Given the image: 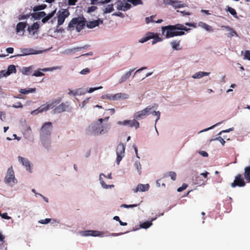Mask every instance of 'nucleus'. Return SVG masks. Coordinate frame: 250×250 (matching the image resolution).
<instances>
[{
    "instance_id": "13",
    "label": "nucleus",
    "mask_w": 250,
    "mask_h": 250,
    "mask_svg": "<svg viewBox=\"0 0 250 250\" xmlns=\"http://www.w3.org/2000/svg\"><path fill=\"white\" fill-rule=\"evenodd\" d=\"M106 99L116 101L120 99H126L128 97V95L125 93H118L114 95L108 94L105 95Z\"/></svg>"
},
{
    "instance_id": "27",
    "label": "nucleus",
    "mask_w": 250,
    "mask_h": 250,
    "mask_svg": "<svg viewBox=\"0 0 250 250\" xmlns=\"http://www.w3.org/2000/svg\"><path fill=\"white\" fill-rule=\"evenodd\" d=\"M244 177L249 183H250V166L246 167L244 169Z\"/></svg>"
},
{
    "instance_id": "12",
    "label": "nucleus",
    "mask_w": 250,
    "mask_h": 250,
    "mask_svg": "<svg viewBox=\"0 0 250 250\" xmlns=\"http://www.w3.org/2000/svg\"><path fill=\"white\" fill-rule=\"evenodd\" d=\"M125 151V146L123 143H120V144L117 146L116 149V153L117 155L116 162L118 165L119 164L120 161L124 157Z\"/></svg>"
},
{
    "instance_id": "14",
    "label": "nucleus",
    "mask_w": 250,
    "mask_h": 250,
    "mask_svg": "<svg viewBox=\"0 0 250 250\" xmlns=\"http://www.w3.org/2000/svg\"><path fill=\"white\" fill-rule=\"evenodd\" d=\"M55 67H49V68H39L38 70L34 71V73L32 75V76L35 77H41L44 75V74L42 72H46L49 71H52L55 69Z\"/></svg>"
},
{
    "instance_id": "59",
    "label": "nucleus",
    "mask_w": 250,
    "mask_h": 250,
    "mask_svg": "<svg viewBox=\"0 0 250 250\" xmlns=\"http://www.w3.org/2000/svg\"><path fill=\"white\" fill-rule=\"evenodd\" d=\"M102 88V86H99V87H94V88H90L89 90L88 91V92L92 93L96 90L100 89Z\"/></svg>"
},
{
    "instance_id": "9",
    "label": "nucleus",
    "mask_w": 250,
    "mask_h": 250,
    "mask_svg": "<svg viewBox=\"0 0 250 250\" xmlns=\"http://www.w3.org/2000/svg\"><path fill=\"white\" fill-rule=\"evenodd\" d=\"M153 39V41H152V44H154L157 42H161L162 41V39L159 37L157 34H154L153 33H148L146 36L143 38H142L140 41V42L143 43L149 40Z\"/></svg>"
},
{
    "instance_id": "51",
    "label": "nucleus",
    "mask_w": 250,
    "mask_h": 250,
    "mask_svg": "<svg viewBox=\"0 0 250 250\" xmlns=\"http://www.w3.org/2000/svg\"><path fill=\"white\" fill-rule=\"evenodd\" d=\"M12 106L14 108H22L23 107L22 104L20 102H18L16 104H13Z\"/></svg>"
},
{
    "instance_id": "60",
    "label": "nucleus",
    "mask_w": 250,
    "mask_h": 250,
    "mask_svg": "<svg viewBox=\"0 0 250 250\" xmlns=\"http://www.w3.org/2000/svg\"><path fill=\"white\" fill-rule=\"evenodd\" d=\"M5 112H2V111H0V119L2 121H4V119L5 118Z\"/></svg>"
},
{
    "instance_id": "18",
    "label": "nucleus",
    "mask_w": 250,
    "mask_h": 250,
    "mask_svg": "<svg viewBox=\"0 0 250 250\" xmlns=\"http://www.w3.org/2000/svg\"><path fill=\"white\" fill-rule=\"evenodd\" d=\"M149 188V186L148 184L143 185L140 184L137 186V188L135 189H133V190L134 192H137L138 191L143 192L146 191L148 190Z\"/></svg>"
},
{
    "instance_id": "26",
    "label": "nucleus",
    "mask_w": 250,
    "mask_h": 250,
    "mask_svg": "<svg viewBox=\"0 0 250 250\" xmlns=\"http://www.w3.org/2000/svg\"><path fill=\"white\" fill-rule=\"evenodd\" d=\"M16 72V68L14 65H10L7 68V70H5L6 76L10 75L13 73Z\"/></svg>"
},
{
    "instance_id": "36",
    "label": "nucleus",
    "mask_w": 250,
    "mask_h": 250,
    "mask_svg": "<svg viewBox=\"0 0 250 250\" xmlns=\"http://www.w3.org/2000/svg\"><path fill=\"white\" fill-rule=\"evenodd\" d=\"M114 10L113 4H108L105 7L103 10V12L104 14L110 13Z\"/></svg>"
},
{
    "instance_id": "11",
    "label": "nucleus",
    "mask_w": 250,
    "mask_h": 250,
    "mask_svg": "<svg viewBox=\"0 0 250 250\" xmlns=\"http://www.w3.org/2000/svg\"><path fill=\"white\" fill-rule=\"evenodd\" d=\"M118 125L128 126L130 127H134L136 129L139 127V123L135 120V119L132 120H124L123 121H118L117 123Z\"/></svg>"
},
{
    "instance_id": "41",
    "label": "nucleus",
    "mask_w": 250,
    "mask_h": 250,
    "mask_svg": "<svg viewBox=\"0 0 250 250\" xmlns=\"http://www.w3.org/2000/svg\"><path fill=\"white\" fill-rule=\"evenodd\" d=\"M127 1L131 3L134 6L142 5L143 4V2L142 0H127Z\"/></svg>"
},
{
    "instance_id": "3",
    "label": "nucleus",
    "mask_w": 250,
    "mask_h": 250,
    "mask_svg": "<svg viewBox=\"0 0 250 250\" xmlns=\"http://www.w3.org/2000/svg\"><path fill=\"white\" fill-rule=\"evenodd\" d=\"M86 23V21L83 17L73 18L68 23L67 30H73L75 27L77 31L79 32L84 28Z\"/></svg>"
},
{
    "instance_id": "64",
    "label": "nucleus",
    "mask_w": 250,
    "mask_h": 250,
    "mask_svg": "<svg viewBox=\"0 0 250 250\" xmlns=\"http://www.w3.org/2000/svg\"><path fill=\"white\" fill-rule=\"evenodd\" d=\"M200 154L203 156V157H208V154L207 152L206 151H200Z\"/></svg>"
},
{
    "instance_id": "25",
    "label": "nucleus",
    "mask_w": 250,
    "mask_h": 250,
    "mask_svg": "<svg viewBox=\"0 0 250 250\" xmlns=\"http://www.w3.org/2000/svg\"><path fill=\"white\" fill-rule=\"evenodd\" d=\"M36 88H29L27 89H20L19 90V92L22 94H28L30 93H34L36 92Z\"/></svg>"
},
{
    "instance_id": "39",
    "label": "nucleus",
    "mask_w": 250,
    "mask_h": 250,
    "mask_svg": "<svg viewBox=\"0 0 250 250\" xmlns=\"http://www.w3.org/2000/svg\"><path fill=\"white\" fill-rule=\"evenodd\" d=\"M227 10V11L229 12V13L231 15H232L234 18H238L236 11L234 9L230 7H228Z\"/></svg>"
},
{
    "instance_id": "52",
    "label": "nucleus",
    "mask_w": 250,
    "mask_h": 250,
    "mask_svg": "<svg viewBox=\"0 0 250 250\" xmlns=\"http://www.w3.org/2000/svg\"><path fill=\"white\" fill-rule=\"evenodd\" d=\"M244 59L250 61V50L245 51Z\"/></svg>"
},
{
    "instance_id": "57",
    "label": "nucleus",
    "mask_w": 250,
    "mask_h": 250,
    "mask_svg": "<svg viewBox=\"0 0 250 250\" xmlns=\"http://www.w3.org/2000/svg\"><path fill=\"white\" fill-rule=\"evenodd\" d=\"M97 9V7L95 6H92L88 7L87 12L90 13L95 11Z\"/></svg>"
},
{
    "instance_id": "7",
    "label": "nucleus",
    "mask_w": 250,
    "mask_h": 250,
    "mask_svg": "<svg viewBox=\"0 0 250 250\" xmlns=\"http://www.w3.org/2000/svg\"><path fill=\"white\" fill-rule=\"evenodd\" d=\"M153 108V106L150 107L148 106L144 109L136 112L134 115V118L135 119V120H138L144 119L145 117L149 114Z\"/></svg>"
},
{
    "instance_id": "37",
    "label": "nucleus",
    "mask_w": 250,
    "mask_h": 250,
    "mask_svg": "<svg viewBox=\"0 0 250 250\" xmlns=\"http://www.w3.org/2000/svg\"><path fill=\"white\" fill-rule=\"evenodd\" d=\"M101 175L102 174H101L100 175V178H99V180H100V183L102 186V187L104 188H113L114 187V185H106L105 182H104V180L103 179V178L101 177Z\"/></svg>"
},
{
    "instance_id": "22",
    "label": "nucleus",
    "mask_w": 250,
    "mask_h": 250,
    "mask_svg": "<svg viewBox=\"0 0 250 250\" xmlns=\"http://www.w3.org/2000/svg\"><path fill=\"white\" fill-rule=\"evenodd\" d=\"M84 94V92L81 88L77 89L75 90H71L69 89V92H68L69 95H73L74 96H76V95H82Z\"/></svg>"
},
{
    "instance_id": "49",
    "label": "nucleus",
    "mask_w": 250,
    "mask_h": 250,
    "mask_svg": "<svg viewBox=\"0 0 250 250\" xmlns=\"http://www.w3.org/2000/svg\"><path fill=\"white\" fill-rule=\"evenodd\" d=\"M51 221V219L49 218H46L45 219H42L39 221V223L42 224H47L49 223Z\"/></svg>"
},
{
    "instance_id": "19",
    "label": "nucleus",
    "mask_w": 250,
    "mask_h": 250,
    "mask_svg": "<svg viewBox=\"0 0 250 250\" xmlns=\"http://www.w3.org/2000/svg\"><path fill=\"white\" fill-rule=\"evenodd\" d=\"M19 160L20 161L23 166H24L27 170L30 171V164L29 160L26 158L22 157H19Z\"/></svg>"
},
{
    "instance_id": "50",
    "label": "nucleus",
    "mask_w": 250,
    "mask_h": 250,
    "mask_svg": "<svg viewBox=\"0 0 250 250\" xmlns=\"http://www.w3.org/2000/svg\"><path fill=\"white\" fill-rule=\"evenodd\" d=\"M154 17V16H151L150 17L146 18L145 20L146 23L148 24L150 22H154V21L153 20Z\"/></svg>"
},
{
    "instance_id": "61",
    "label": "nucleus",
    "mask_w": 250,
    "mask_h": 250,
    "mask_svg": "<svg viewBox=\"0 0 250 250\" xmlns=\"http://www.w3.org/2000/svg\"><path fill=\"white\" fill-rule=\"evenodd\" d=\"M77 0H68V3L69 5H75Z\"/></svg>"
},
{
    "instance_id": "38",
    "label": "nucleus",
    "mask_w": 250,
    "mask_h": 250,
    "mask_svg": "<svg viewBox=\"0 0 250 250\" xmlns=\"http://www.w3.org/2000/svg\"><path fill=\"white\" fill-rule=\"evenodd\" d=\"M100 134H104L107 132L108 130L109 129V125L108 124H106L104 125H102L101 127Z\"/></svg>"
},
{
    "instance_id": "42",
    "label": "nucleus",
    "mask_w": 250,
    "mask_h": 250,
    "mask_svg": "<svg viewBox=\"0 0 250 250\" xmlns=\"http://www.w3.org/2000/svg\"><path fill=\"white\" fill-rule=\"evenodd\" d=\"M86 47H87L86 45H85V46H83V47H74L73 48H71V49H68V51L69 53H74L76 51H78L81 50V49L86 48Z\"/></svg>"
},
{
    "instance_id": "47",
    "label": "nucleus",
    "mask_w": 250,
    "mask_h": 250,
    "mask_svg": "<svg viewBox=\"0 0 250 250\" xmlns=\"http://www.w3.org/2000/svg\"><path fill=\"white\" fill-rule=\"evenodd\" d=\"M168 175L169 177H170L171 179L175 181L176 178V173L174 171H169L168 173Z\"/></svg>"
},
{
    "instance_id": "1",
    "label": "nucleus",
    "mask_w": 250,
    "mask_h": 250,
    "mask_svg": "<svg viewBox=\"0 0 250 250\" xmlns=\"http://www.w3.org/2000/svg\"><path fill=\"white\" fill-rule=\"evenodd\" d=\"M190 29L186 28L181 24L162 26V34L165 35L166 38L184 35L185 34L184 31H188Z\"/></svg>"
},
{
    "instance_id": "46",
    "label": "nucleus",
    "mask_w": 250,
    "mask_h": 250,
    "mask_svg": "<svg viewBox=\"0 0 250 250\" xmlns=\"http://www.w3.org/2000/svg\"><path fill=\"white\" fill-rule=\"evenodd\" d=\"M123 6V10L125 11L131 8V5L128 3H122Z\"/></svg>"
},
{
    "instance_id": "6",
    "label": "nucleus",
    "mask_w": 250,
    "mask_h": 250,
    "mask_svg": "<svg viewBox=\"0 0 250 250\" xmlns=\"http://www.w3.org/2000/svg\"><path fill=\"white\" fill-rule=\"evenodd\" d=\"M5 182L6 183L13 185L17 183V180L15 177L14 172L12 167L9 168L7 170L6 175L5 177Z\"/></svg>"
},
{
    "instance_id": "54",
    "label": "nucleus",
    "mask_w": 250,
    "mask_h": 250,
    "mask_svg": "<svg viewBox=\"0 0 250 250\" xmlns=\"http://www.w3.org/2000/svg\"><path fill=\"white\" fill-rule=\"evenodd\" d=\"M188 187V185L186 184H183V185L182 186V187L179 188L178 189H177V191L178 192H181L183 190H185V189H186V188H187Z\"/></svg>"
},
{
    "instance_id": "5",
    "label": "nucleus",
    "mask_w": 250,
    "mask_h": 250,
    "mask_svg": "<svg viewBox=\"0 0 250 250\" xmlns=\"http://www.w3.org/2000/svg\"><path fill=\"white\" fill-rule=\"evenodd\" d=\"M69 15L70 13L69 11L66 9L59 11L57 14L58 19L57 26H59L62 25L65 19L67 18L69 16Z\"/></svg>"
},
{
    "instance_id": "43",
    "label": "nucleus",
    "mask_w": 250,
    "mask_h": 250,
    "mask_svg": "<svg viewBox=\"0 0 250 250\" xmlns=\"http://www.w3.org/2000/svg\"><path fill=\"white\" fill-rule=\"evenodd\" d=\"M46 7V5L45 4H42L36 6H35L33 8L34 11H38L39 10H42L44 9Z\"/></svg>"
},
{
    "instance_id": "24",
    "label": "nucleus",
    "mask_w": 250,
    "mask_h": 250,
    "mask_svg": "<svg viewBox=\"0 0 250 250\" xmlns=\"http://www.w3.org/2000/svg\"><path fill=\"white\" fill-rule=\"evenodd\" d=\"M56 12V9H55L52 12L48 14L47 16L43 17L42 20V22L43 23L46 22L48 21H49L51 18H52L54 16Z\"/></svg>"
},
{
    "instance_id": "4",
    "label": "nucleus",
    "mask_w": 250,
    "mask_h": 250,
    "mask_svg": "<svg viewBox=\"0 0 250 250\" xmlns=\"http://www.w3.org/2000/svg\"><path fill=\"white\" fill-rule=\"evenodd\" d=\"M58 103L59 102H57L56 101L51 102H47L46 104H42L37 109L32 111L31 114L32 115H37L39 113L46 112L50 109L54 108Z\"/></svg>"
},
{
    "instance_id": "48",
    "label": "nucleus",
    "mask_w": 250,
    "mask_h": 250,
    "mask_svg": "<svg viewBox=\"0 0 250 250\" xmlns=\"http://www.w3.org/2000/svg\"><path fill=\"white\" fill-rule=\"evenodd\" d=\"M152 114L153 115L157 116V119L155 121V124L157 123V122L160 119V112L159 111H154L153 112H152Z\"/></svg>"
},
{
    "instance_id": "40",
    "label": "nucleus",
    "mask_w": 250,
    "mask_h": 250,
    "mask_svg": "<svg viewBox=\"0 0 250 250\" xmlns=\"http://www.w3.org/2000/svg\"><path fill=\"white\" fill-rule=\"evenodd\" d=\"M152 225L151 221H146L140 225V227L143 229H147Z\"/></svg>"
},
{
    "instance_id": "2",
    "label": "nucleus",
    "mask_w": 250,
    "mask_h": 250,
    "mask_svg": "<svg viewBox=\"0 0 250 250\" xmlns=\"http://www.w3.org/2000/svg\"><path fill=\"white\" fill-rule=\"evenodd\" d=\"M53 129L52 124L50 122L45 123L40 130V139L44 145L48 141H50V137Z\"/></svg>"
},
{
    "instance_id": "45",
    "label": "nucleus",
    "mask_w": 250,
    "mask_h": 250,
    "mask_svg": "<svg viewBox=\"0 0 250 250\" xmlns=\"http://www.w3.org/2000/svg\"><path fill=\"white\" fill-rule=\"evenodd\" d=\"M113 219L117 221H118L120 223V224L121 225V226H126L127 225V223L126 222H122L119 216H115L113 217Z\"/></svg>"
},
{
    "instance_id": "32",
    "label": "nucleus",
    "mask_w": 250,
    "mask_h": 250,
    "mask_svg": "<svg viewBox=\"0 0 250 250\" xmlns=\"http://www.w3.org/2000/svg\"><path fill=\"white\" fill-rule=\"evenodd\" d=\"M180 41L174 40L170 42V44L172 48L176 50H179L181 48L179 47L180 46Z\"/></svg>"
},
{
    "instance_id": "63",
    "label": "nucleus",
    "mask_w": 250,
    "mask_h": 250,
    "mask_svg": "<svg viewBox=\"0 0 250 250\" xmlns=\"http://www.w3.org/2000/svg\"><path fill=\"white\" fill-rule=\"evenodd\" d=\"M6 50L8 53L12 54L14 52V48L12 47H8Z\"/></svg>"
},
{
    "instance_id": "15",
    "label": "nucleus",
    "mask_w": 250,
    "mask_h": 250,
    "mask_svg": "<svg viewBox=\"0 0 250 250\" xmlns=\"http://www.w3.org/2000/svg\"><path fill=\"white\" fill-rule=\"evenodd\" d=\"M69 107V105L65 103H62L61 104L55 107L53 110L54 114L60 113L65 111Z\"/></svg>"
},
{
    "instance_id": "58",
    "label": "nucleus",
    "mask_w": 250,
    "mask_h": 250,
    "mask_svg": "<svg viewBox=\"0 0 250 250\" xmlns=\"http://www.w3.org/2000/svg\"><path fill=\"white\" fill-rule=\"evenodd\" d=\"M214 140L219 141L223 145H224L226 143L225 141L221 137H217Z\"/></svg>"
},
{
    "instance_id": "62",
    "label": "nucleus",
    "mask_w": 250,
    "mask_h": 250,
    "mask_svg": "<svg viewBox=\"0 0 250 250\" xmlns=\"http://www.w3.org/2000/svg\"><path fill=\"white\" fill-rule=\"evenodd\" d=\"M227 28H229V27H227ZM229 29L231 32L229 33V35H228L229 37H232L234 35L236 34V32L234 30H232V29L229 28Z\"/></svg>"
},
{
    "instance_id": "16",
    "label": "nucleus",
    "mask_w": 250,
    "mask_h": 250,
    "mask_svg": "<svg viewBox=\"0 0 250 250\" xmlns=\"http://www.w3.org/2000/svg\"><path fill=\"white\" fill-rule=\"evenodd\" d=\"M90 131L91 133L95 135H97L100 134V131L101 127L99 125V124L97 123H95L94 124L91 125L89 126Z\"/></svg>"
},
{
    "instance_id": "28",
    "label": "nucleus",
    "mask_w": 250,
    "mask_h": 250,
    "mask_svg": "<svg viewBox=\"0 0 250 250\" xmlns=\"http://www.w3.org/2000/svg\"><path fill=\"white\" fill-rule=\"evenodd\" d=\"M209 74L210 73L209 72H199L194 74L192 76V78L194 79H200L204 76H208Z\"/></svg>"
},
{
    "instance_id": "8",
    "label": "nucleus",
    "mask_w": 250,
    "mask_h": 250,
    "mask_svg": "<svg viewBox=\"0 0 250 250\" xmlns=\"http://www.w3.org/2000/svg\"><path fill=\"white\" fill-rule=\"evenodd\" d=\"M46 14L44 11L39 12L33 13L32 14H28L26 15H20L18 17V19L19 20H22L24 19H27L31 16L33 18H34L36 20H39L45 16Z\"/></svg>"
},
{
    "instance_id": "53",
    "label": "nucleus",
    "mask_w": 250,
    "mask_h": 250,
    "mask_svg": "<svg viewBox=\"0 0 250 250\" xmlns=\"http://www.w3.org/2000/svg\"><path fill=\"white\" fill-rule=\"evenodd\" d=\"M90 72V70L88 68H86L84 69H83L81 71L80 74L82 75H86L88 74Z\"/></svg>"
},
{
    "instance_id": "21",
    "label": "nucleus",
    "mask_w": 250,
    "mask_h": 250,
    "mask_svg": "<svg viewBox=\"0 0 250 250\" xmlns=\"http://www.w3.org/2000/svg\"><path fill=\"white\" fill-rule=\"evenodd\" d=\"M134 69H131L129 71L125 73L124 75H123L119 80V83H122L128 79L131 76L132 72L134 71Z\"/></svg>"
},
{
    "instance_id": "33",
    "label": "nucleus",
    "mask_w": 250,
    "mask_h": 250,
    "mask_svg": "<svg viewBox=\"0 0 250 250\" xmlns=\"http://www.w3.org/2000/svg\"><path fill=\"white\" fill-rule=\"evenodd\" d=\"M170 4L175 8L185 7L184 4H181V1L177 0H171Z\"/></svg>"
},
{
    "instance_id": "29",
    "label": "nucleus",
    "mask_w": 250,
    "mask_h": 250,
    "mask_svg": "<svg viewBox=\"0 0 250 250\" xmlns=\"http://www.w3.org/2000/svg\"><path fill=\"white\" fill-rule=\"evenodd\" d=\"M198 25L199 26L201 27L202 28H204V29H205L206 30H207L208 31H209V32L213 31L212 27L211 26L206 24L205 22H199Z\"/></svg>"
},
{
    "instance_id": "30",
    "label": "nucleus",
    "mask_w": 250,
    "mask_h": 250,
    "mask_svg": "<svg viewBox=\"0 0 250 250\" xmlns=\"http://www.w3.org/2000/svg\"><path fill=\"white\" fill-rule=\"evenodd\" d=\"M32 66H29V67H23L22 68L21 72L23 74L26 75H29L31 74L32 71Z\"/></svg>"
},
{
    "instance_id": "23",
    "label": "nucleus",
    "mask_w": 250,
    "mask_h": 250,
    "mask_svg": "<svg viewBox=\"0 0 250 250\" xmlns=\"http://www.w3.org/2000/svg\"><path fill=\"white\" fill-rule=\"evenodd\" d=\"M206 181L202 179L200 176H197L194 181V183L195 185L199 186L205 185Z\"/></svg>"
},
{
    "instance_id": "20",
    "label": "nucleus",
    "mask_w": 250,
    "mask_h": 250,
    "mask_svg": "<svg viewBox=\"0 0 250 250\" xmlns=\"http://www.w3.org/2000/svg\"><path fill=\"white\" fill-rule=\"evenodd\" d=\"M27 23L26 22H19L16 26V32L17 33H19L21 31H24L25 28H26L27 26Z\"/></svg>"
},
{
    "instance_id": "34",
    "label": "nucleus",
    "mask_w": 250,
    "mask_h": 250,
    "mask_svg": "<svg viewBox=\"0 0 250 250\" xmlns=\"http://www.w3.org/2000/svg\"><path fill=\"white\" fill-rule=\"evenodd\" d=\"M33 50L31 49H22L21 50V52L22 53V54L17 55L16 56H25V55H28L30 54H32Z\"/></svg>"
},
{
    "instance_id": "56",
    "label": "nucleus",
    "mask_w": 250,
    "mask_h": 250,
    "mask_svg": "<svg viewBox=\"0 0 250 250\" xmlns=\"http://www.w3.org/2000/svg\"><path fill=\"white\" fill-rule=\"evenodd\" d=\"M0 216L3 218V219H7V220H9L11 219V217L9 216L8 215V214L6 212H5V213H3L2 214H1V215Z\"/></svg>"
},
{
    "instance_id": "31",
    "label": "nucleus",
    "mask_w": 250,
    "mask_h": 250,
    "mask_svg": "<svg viewBox=\"0 0 250 250\" xmlns=\"http://www.w3.org/2000/svg\"><path fill=\"white\" fill-rule=\"evenodd\" d=\"M97 232L96 231L86 230V231H82V235L84 236H96L97 235Z\"/></svg>"
},
{
    "instance_id": "10",
    "label": "nucleus",
    "mask_w": 250,
    "mask_h": 250,
    "mask_svg": "<svg viewBox=\"0 0 250 250\" xmlns=\"http://www.w3.org/2000/svg\"><path fill=\"white\" fill-rule=\"evenodd\" d=\"M246 185V182L242 175L238 174L236 175L233 182L231 184L232 188H235L236 186L243 187Z\"/></svg>"
},
{
    "instance_id": "55",
    "label": "nucleus",
    "mask_w": 250,
    "mask_h": 250,
    "mask_svg": "<svg viewBox=\"0 0 250 250\" xmlns=\"http://www.w3.org/2000/svg\"><path fill=\"white\" fill-rule=\"evenodd\" d=\"M137 206V204H132V205H128L126 204H123L121 206V207H124L125 208H130L136 207Z\"/></svg>"
},
{
    "instance_id": "44",
    "label": "nucleus",
    "mask_w": 250,
    "mask_h": 250,
    "mask_svg": "<svg viewBox=\"0 0 250 250\" xmlns=\"http://www.w3.org/2000/svg\"><path fill=\"white\" fill-rule=\"evenodd\" d=\"M135 167L136 169L137 170L138 173L139 174H141L142 167H141V165L140 163L139 162H136L135 163Z\"/></svg>"
},
{
    "instance_id": "35",
    "label": "nucleus",
    "mask_w": 250,
    "mask_h": 250,
    "mask_svg": "<svg viewBox=\"0 0 250 250\" xmlns=\"http://www.w3.org/2000/svg\"><path fill=\"white\" fill-rule=\"evenodd\" d=\"M39 27V24L38 22H35L32 25L29 26L27 30L30 33L35 30H38Z\"/></svg>"
},
{
    "instance_id": "17",
    "label": "nucleus",
    "mask_w": 250,
    "mask_h": 250,
    "mask_svg": "<svg viewBox=\"0 0 250 250\" xmlns=\"http://www.w3.org/2000/svg\"><path fill=\"white\" fill-rule=\"evenodd\" d=\"M103 20H101L100 19L97 20H94L93 21H90L87 23H86V26L88 28H93L97 26H98L100 23H103Z\"/></svg>"
}]
</instances>
